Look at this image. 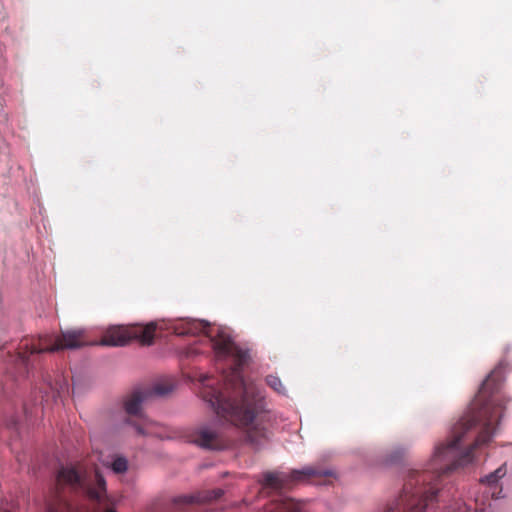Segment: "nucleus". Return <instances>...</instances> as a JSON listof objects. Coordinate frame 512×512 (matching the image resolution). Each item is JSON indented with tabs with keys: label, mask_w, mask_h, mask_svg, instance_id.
<instances>
[{
	"label": "nucleus",
	"mask_w": 512,
	"mask_h": 512,
	"mask_svg": "<svg viewBox=\"0 0 512 512\" xmlns=\"http://www.w3.org/2000/svg\"><path fill=\"white\" fill-rule=\"evenodd\" d=\"M265 512H306L302 502L292 498L280 497L271 501L265 508Z\"/></svg>",
	"instance_id": "obj_13"
},
{
	"label": "nucleus",
	"mask_w": 512,
	"mask_h": 512,
	"mask_svg": "<svg viewBox=\"0 0 512 512\" xmlns=\"http://www.w3.org/2000/svg\"><path fill=\"white\" fill-rule=\"evenodd\" d=\"M90 343L87 340L84 329H67L61 331L56 337L55 344L50 350L78 349Z\"/></svg>",
	"instance_id": "obj_9"
},
{
	"label": "nucleus",
	"mask_w": 512,
	"mask_h": 512,
	"mask_svg": "<svg viewBox=\"0 0 512 512\" xmlns=\"http://www.w3.org/2000/svg\"><path fill=\"white\" fill-rule=\"evenodd\" d=\"M266 383L269 387H271L274 391L284 394L285 393V387L282 384V381L278 376L275 375H268L266 377Z\"/></svg>",
	"instance_id": "obj_15"
},
{
	"label": "nucleus",
	"mask_w": 512,
	"mask_h": 512,
	"mask_svg": "<svg viewBox=\"0 0 512 512\" xmlns=\"http://www.w3.org/2000/svg\"><path fill=\"white\" fill-rule=\"evenodd\" d=\"M47 512H116L106 496L104 478L94 471L82 472L75 466L62 467Z\"/></svg>",
	"instance_id": "obj_3"
},
{
	"label": "nucleus",
	"mask_w": 512,
	"mask_h": 512,
	"mask_svg": "<svg viewBox=\"0 0 512 512\" xmlns=\"http://www.w3.org/2000/svg\"><path fill=\"white\" fill-rule=\"evenodd\" d=\"M475 394L468 411L453 428V436L446 444L436 447L430 470L411 471L404 483L401 495L388 506L386 512H424L438 490L434 480L473 460V452L480 442V402Z\"/></svg>",
	"instance_id": "obj_2"
},
{
	"label": "nucleus",
	"mask_w": 512,
	"mask_h": 512,
	"mask_svg": "<svg viewBox=\"0 0 512 512\" xmlns=\"http://www.w3.org/2000/svg\"><path fill=\"white\" fill-rule=\"evenodd\" d=\"M55 339L51 335H43L39 336V338L31 343L25 341L21 344L20 349L24 351H19L15 356L16 361L20 362L23 365H26L29 359V356L35 353H43V352H55L56 350H50V347H53L55 344Z\"/></svg>",
	"instance_id": "obj_8"
},
{
	"label": "nucleus",
	"mask_w": 512,
	"mask_h": 512,
	"mask_svg": "<svg viewBox=\"0 0 512 512\" xmlns=\"http://www.w3.org/2000/svg\"><path fill=\"white\" fill-rule=\"evenodd\" d=\"M505 474L506 470L502 466L487 475L485 479H482V485H486L487 488L484 493L489 494L494 499L499 498L502 488L498 486V480L504 477Z\"/></svg>",
	"instance_id": "obj_14"
},
{
	"label": "nucleus",
	"mask_w": 512,
	"mask_h": 512,
	"mask_svg": "<svg viewBox=\"0 0 512 512\" xmlns=\"http://www.w3.org/2000/svg\"><path fill=\"white\" fill-rule=\"evenodd\" d=\"M198 331L209 338L217 360H233V365L221 374V380L215 381L205 376L200 391L202 399L219 417L245 429L247 440L259 446L267 439V429L261 424L264 396L254 381L242 375L241 369L249 358L247 351L239 348L224 329L211 327L204 321L187 322L183 330L177 333L195 334Z\"/></svg>",
	"instance_id": "obj_1"
},
{
	"label": "nucleus",
	"mask_w": 512,
	"mask_h": 512,
	"mask_svg": "<svg viewBox=\"0 0 512 512\" xmlns=\"http://www.w3.org/2000/svg\"><path fill=\"white\" fill-rule=\"evenodd\" d=\"M223 495L222 489H213L208 491H201L196 494L182 495L173 499V505L179 511H188V507L194 503H208L212 500H217Z\"/></svg>",
	"instance_id": "obj_11"
},
{
	"label": "nucleus",
	"mask_w": 512,
	"mask_h": 512,
	"mask_svg": "<svg viewBox=\"0 0 512 512\" xmlns=\"http://www.w3.org/2000/svg\"><path fill=\"white\" fill-rule=\"evenodd\" d=\"M174 389L171 382L163 381L154 384L151 388L143 390H135L123 402V408L129 416H139L142 420L141 424H134L136 430L142 435H154L152 431L153 423L143 417L141 413L142 403L152 396H166Z\"/></svg>",
	"instance_id": "obj_5"
},
{
	"label": "nucleus",
	"mask_w": 512,
	"mask_h": 512,
	"mask_svg": "<svg viewBox=\"0 0 512 512\" xmlns=\"http://www.w3.org/2000/svg\"><path fill=\"white\" fill-rule=\"evenodd\" d=\"M502 414L503 406L498 397L482 402V445L495 435Z\"/></svg>",
	"instance_id": "obj_7"
},
{
	"label": "nucleus",
	"mask_w": 512,
	"mask_h": 512,
	"mask_svg": "<svg viewBox=\"0 0 512 512\" xmlns=\"http://www.w3.org/2000/svg\"><path fill=\"white\" fill-rule=\"evenodd\" d=\"M111 468L117 474L124 473L127 471L128 461L126 458L118 456L112 461Z\"/></svg>",
	"instance_id": "obj_16"
},
{
	"label": "nucleus",
	"mask_w": 512,
	"mask_h": 512,
	"mask_svg": "<svg viewBox=\"0 0 512 512\" xmlns=\"http://www.w3.org/2000/svg\"><path fill=\"white\" fill-rule=\"evenodd\" d=\"M193 442L209 450H223L229 446V442L222 435L206 426L199 428L194 433Z\"/></svg>",
	"instance_id": "obj_10"
},
{
	"label": "nucleus",
	"mask_w": 512,
	"mask_h": 512,
	"mask_svg": "<svg viewBox=\"0 0 512 512\" xmlns=\"http://www.w3.org/2000/svg\"><path fill=\"white\" fill-rule=\"evenodd\" d=\"M508 363L505 360L499 361L495 368L490 372L484 381H482V394L484 391L496 392L502 386Z\"/></svg>",
	"instance_id": "obj_12"
},
{
	"label": "nucleus",
	"mask_w": 512,
	"mask_h": 512,
	"mask_svg": "<svg viewBox=\"0 0 512 512\" xmlns=\"http://www.w3.org/2000/svg\"><path fill=\"white\" fill-rule=\"evenodd\" d=\"M327 475H329L328 471L313 466H307L301 470H293L290 473L267 472L263 476V485L265 488L282 490L290 488L295 483Z\"/></svg>",
	"instance_id": "obj_6"
},
{
	"label": "nucleus",
	"mask_w": 512,
	"mask_h": 512,
	"mask_svg": "<svg viewBox=\"0 0 512 512\" xmlns=\"http://www.w3.org/2000/svg\"><path fill=\"white\" fill-rule=\"evenodd\" d=\"M155 330V323H149L145 326L139 324L111 326L106 329L97 344L121 347L136 340L142 345H151L154 340Z\"/></svg>",
	"instance_id": "obj_4"
}]
</instances>
